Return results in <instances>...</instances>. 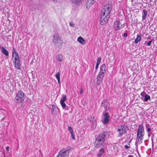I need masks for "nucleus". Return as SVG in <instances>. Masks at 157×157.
I'll return each mask as SVG.
<instances>
[{"instance_id": "0eeeda50", "label": "nucleus", "mask_w": 157, "mask_h": 157, "mask_svg": "<svg viewBox=\"0 0 157 157\" xmlns=\"http://www.w3.org/2000/svg\"><path fill=\"white\" fill-rule=\"evenodd\" d=\"M71 149L70 148L68 149H62L58 152L56 157H68L69 155V151Z\"/></svg>"}, {"instance_id": "4c0bfd02", "label": "nucleus", "mask_w": 157, "mask_h": 157, "mask_svg": "<svg viewBox=\"0 0 157 157\" xmlns=\"http://www.w3.org/2000/svg\"><path fill=\"white\" fill-rule=\"evenodd\" d=\"M147 131L148 132H150L151 130V129L150 128L148 127L147 128Z\"/></svg>"}, {"instance_id": "79ce46f5", "label": "nucleus", "mask_w": 157, "mask_h": 157, "mask_svg": "<svg viewBox=\"0 0 157 157\" xmlns=\"http://www.w3.org/2000/svg\"><path fill=\"white\" fill-rule=\"evenodd\" d=\"M39 151H40V153L42 155V153H41V150H40H40H39Z\"/></svg>"}, {"instance_id": "4468645a", "label": "nucleus", "mask_w": 157, "mask_h": 157, "mask_svg": "<svg viewBox=\"0 0 157 157\" xmlns=\"http://www.w3.org/2000/svg\"><path fill=\"white\" fill-rule=\"evenodd\" d=\"M1 52L6 56H8L9 52L8 51L3 47H0Z\"/></svg>"}, {"instance_id": "7c9ffc66", "label": "nucleus", "mask_w": 157, "mask_h": 157, "mask_svg": "<svg viewBox=\"0 0 157 157\" xmlns=\"http://www.w3.org/2000/svg\"><path fill=\"white\" fill-rule=\"evenodd\" d=\"M101 60V58L100 57H99L97 60V63L100 64Z\"/></svg>"}, {"instance_id": "393cba45", "label": "nucleus", "mask_w": 157, "mask_h": 157, "mask_svg": "<svg viewBox=\"0 0 157 157\" xmlns=\"http://www.w3.org/2000/svg\"><path fill=\"white\" fill-rule=\"evenodd\" d=\"M56 108L54 107V105H52V107L51 109L52 113L53 115L56 114V113L55 112Z\"/></svg>"}, {"instance_id": "6e6552de", "label": "nucleus", "mask_w": 157, "mask_h": 157, "mask_svg": "<svg viewBox=\"0 0 157 157\" xmlns=\"http://www.w3.org/2000/svg\"><path fill=\"white\" fill-rule=\"evenodd\" d=\"M122 20H117L114 21L113 27L114 29L116 30H118L121 29L123 26V24L121 23Z\"/></svg>"}, {"instance_id": "a19ab883", "label": "nucleus", "mask_w": 157, "mask_h": 157, "mask_svg": "<svg viewBox=\"0 0 157 157\" xmlns=\"http://www.w3.org/2000/svg\"><path fill=\"white\" fill-rule=\"evenodd\" d=\"M9 146H8L7 147H6V150L7 151H9Z\"/></svg>"}, {"instance_id": "f03ea898", "label": "nucleus", "mask_w": 157, "mask_h": 157, "mask_svg": "<svg viewBox=\"0 0 157 157\" xmlns=\"http://www.w3.org/2000/svg\"><path fill=\"white\" fill-rule=\"evenodd\" d=\"M144 134V126L142 125H139L137 131V137L138 140L135 144L136 145L140 144L142 143V140L143 139V137Z\"/></svg>"}, {"instance_id": "6ab92c4d", "label": "nucleus", "mask_w": 157, "mask_h": 157, "mask_svg": "<svg viewBox=\"0 0 157 157\" xmlns=\"http://www.w3.org/2000/svg\"><path fill=\"white\" fill-rule=\"evenodd\" d=\"M143 13H142V20H145L146 18V17L147 14V12L146 10L144 9L143 10Z\"/></svg>"}, {"instance_id": "4be33fe9", "label": "nucleus", "mask_w": 157, "mask_h": 157, "mask_svg": "<svg viewBox=\"0 0 157 157\" xmlns=\"http://www.w3.org/2000/svg\"><path fill=\"white\" fill-rule=\"evenodd\" d=\"M60 73L59 72H57L55 75V76L57 79L58 83L59 84L60 83Z\"/></svg>"}, {"instance_id": "c756f323", "label": "nucleus", "mask_w": 157, "mask_h": 157, "mask_svg": "<svg viewBox=\"0 0 157 157\" xmlns=\"http://www.w3.org/2000/svg\"><path fill=\"white\" fill-rule=\"evenodd\" d=\"M18 57H19V56L18 55V54H16L12 55V58H18Z\"/></svg>"}, {"instance_id": "c85d7f7f", "label": "nucleus", "mask_w": 157, "mask_h": 157, "mask_svg": "<svg viewBox=\"0 0 157 157\" xmlns=\"http://www.w3.org/2000/svg\"><path fill=\"white\" fill-rule=\"evenodd\" d=\"M12 53H13L12 55L16 54H18L17 52L16 51V50L15 49L14 47H13V50H12Z\"/></svg>"}, {"instance_id": "9b49d317", "label": "nucleus", "mask_w": 157, "mask_h": 157, "mask_svg": "<svg viewBox=\"0 0 157 157\" xmlns=\"http://www.w3.org/2000/svg\"><path fill=\"white\" fill-rule=\"evenodd\" d=\"M109 115L108 113H105L104 115L103 119V123L105 124H106L109 122Z\"/></svg>"}, {"instance_id": "dca6fc26", "label": "nucleus", "mask_w": 157, "mask_h": 157, "mask_svg": "<svg viewBox=\"0 0 157 157\" xmlns=\"http://www.w3.org/2000/svg\"><path fill=\"white\" fill-rule=\"evenodd\" d=\"M77 41L82 44H85L86 40L81 36H79L77 39Z\"/></svg>"}, {"instance_id": "20e7f679", "label": "nucleus", "mask_w": 157, "mask_h": 157, "mask_svg": "<svg viewBox=\"0 0 157 157\" xmlns=\"http://www.w3.org/2000/svg\"><path fill=\"white\" fill-rule=\"evenodd\" d=\"M118 132L117 137H121L123 135L127 133L128 130V127L125 125H121L119 126L117 129Z\"/></svg>"}, {"instance_id": "7ed1b4c3", "label": "nucleus", "mask_w": 157, "mask_h": 157, "mask_svg": "<svg viewBox=\"0 0 157 157\" xmlns=\"http://www.w3.org/2000/svg\"><path fill=\"white\" fill-rule=\"evenodd\" d=\"M105 140V136L104 135H101L98 136L95 139L94 145L96 148H99L102 146Z\"/></svg>"}, {"instance_id": "e433bc0d", "label": "nucleus", "mask_w": 157, "mask_h": 157, "mask_svg": "<svg viewBox=\"0 0 157 157\" xmlns=\"http://www.w3.org/2000/svg\"><path fill=\"white\" fill-rule=\"evenodd\" d=\"M130 147V146H128V145H125V146H124V147L125 149H128V148H129Z\"/></svg>"}, {"instance_id": "f704fd0d", "label": "nucleus", "mask_w": 157, "mask_h": 157, "mask_svg": "<svg viewBox=\"0 0 157 157\" xmlns=\"http://www.w3.org/2000/svg\"><path fill=\"white\" fill-rule=\"evenodd\" d=\"M99 64L96 63V67H95L96 70L95 71V73H96V72H97L96 70L98 69Z\"/></svg>"}, {"instance_id": "c9c22d12", "label": "nucleus", "mask_w": 157, "mask_h": 157, "mask_svg": "<svg viewBox=\"0 0 157 157\" xmlns=\"http://www.w3.org/2000/svg\"><path fill=\"white\" fill-rule=\"evenodd\" d=\"M71 136L72 137V139H75V136H74V132L71 133Z\"/></svg>"}, {"instance_id": "f8f14e48", "label": "nucleus", "mask_w": 157, "mask_h": 157, "mask_svg": "<svg viewBox=\"0 0 157 157\" xmlns=\"http://www.w3.org/2000/svg\"><path fill=\"white\" fill-rule=\"evenodd\" d=\"M102 104L103 106L104 107L106 110H107L109 109V104L107 100H103L102 102Z\"/></svg>"}, {"instance_id": "c03bdc74", "label": "nucleus", "mask_w": 157, "mask_h": 157, "mask_svg": "<svg viewBox=\"0 0 157 157\" xmlns=\"http://www.w3.org/2000/svg\"><path fill=\"white\" fill-rule=\"evenodd\" d=\"M148 136H149V134L148 133Z\"/></svg>"}, {"instance_id": "ea45409f", "label": "nucleus", "mask_w": 157, "mask_h": 157, "mask_svg": "<svg viewBox=\"0 0 157 157\" xmlns=\"http://www.w3.org/2000/svg\"><path fill=\"white\" fill-rule=\"evenodd\" d=\"M80 94H82L83 93V89L82 88H81L80 90Z\"/></svg>"}, {"instance_id": "b1692460", "label": "nucleus", "mask_w": 157, "mask_h": 157, "mask_svg": "<svg viewBox=\"0 0 157 157\" xmlns=\"http://www.w3.org/2000/svg\"><path fill=\"white\" fill-rule=\"evenodd\" d=\"M60 104L63 109L65 110L67 109V108H66V104L64 102H60Z\"/></svg>"}, {"instance_id": "f3484780", "label": "nucleus", "mask_w": 157, "mask_h": 157, "mask_svg": "<svg viewBox=\"0 0 157 157\" xmlns=\"http://www.w3.org/2000/svg\"><path fill=\"white\" fill-rule=\"evenodd\" d=\"M104 152L105 150L104 148H101L100 149L99 151V152L97 155V156L98 157H101Z\"/></svg>"}, {"instance_id": "58836bf2", "label": "nucleus", "mask_w": 157, "mask_h": 157, "mask_svg": "<svg viewBox=\"0 0 157 157\" xmlns=\"http://www.w3.org/2000/svg\"><path fill=\"white\" fill-rule=\"evenodd\" d=\"M123 36L124 37H126L127 36V34L126 33H124V34Z\"/></svg>"}, {"instance_id": "1a4fd4ad", "label": "nucleus", "mask_w": 157, "mask_h": 157, "mask_svg": "<svg viewBox=\"0 0 157 157\" xmlns=\"http://www.w3.org/2000/svg\"><path fill=\"white\" fill-rule=\"evenodd\" d=\"M12 60L14 64L15 68L17 69H20L21 65L19 57L15 58H12Z\"/></svg>"}, {"instance_id": "72a5a7b5", "label": "nucleus", "mask_w": 157, "mask_h": 157, "mask_svg": "<svg viewBox=\"0 0 157 157\" xmlns=\"http://www.w3.org/2000/svg\"><path fill=\"white\" fill-rule=\"evenodd\" d=\"M146 92H145L144 91H143L142 92L141 94L140 95L142 96V97L144 96V95L145 96V94H146Z\"/></svg>"}, {"instance_id": "423d86ee", "label": "nucleus", "mask_w": 157, "mask_h": 157, "mask_svg": "<svg viewBox=\"0 0 157 157\" xmlns=\"http://www.w3.org/2000/svg\"><path fill=\"white\" fill-rule=\"evenodd\" d=\"M24 93L22 90H19L17 93L15 97L16 102L21 103L24 100Z\"/></svg>"}, {"instance_id": "473e14b6", "label": "nucleus", "mask_w": 157, "mask_h": 157, "mask_svg": "<svg viewBox=\"0 0 157 157\" xmlns=\"http://www.w3.org/2000/svg\"><path fill=\"white\" fill-rule=\"evenodd\" d=\"M70 25L71 27H73L75 26V24L72 22H70Z\"/></svg>"}, {"instance_id": "2f4dec72", "label": "nucleus", "mask_w": 157, "mask_h": 157, "mask_svg": "<svg viewBox=\"0 0 157 157\" xmlns=\"http://www.w3.org/2000/svg\"><path fill=\"white\" fill-rule=\"evenodd\" d=\"M152 40H151L150 41H149L147 43V45L148 46H150L151 45V43H152Z\"/></svg>"}, {"instance_id": "37998d69", "label": "nucleus", "mask_w": 157, "mask_h": 157, "mask_svg": "<svg viewBox=\"0 0 157 157\" xmlns=\"http://www.w3.org/2000/svg\"><path fill=\"white\" fill-rule=\"evenodd\" d=\"M149 126V124H147L146 125V128H147V127L148 126Z\"/></svg>"}, {"instance_id": "2eb2a0df", "label": "nucleus", "mask_w": 157, "mask_h": 157, "mask_svg": "<svg viewBox=\"0 0 157 157\" xmlns=\"http://www.w3.org/2000/svg\"><path fill=\"white\" fill-rule=\"evenodd\" d=\"M95 2V0H88L87 2V7L89 8Z\"/></svg>"}, {"instance_id": "ddd939ff", "label": "nucleus", "mask_w": 157, "mask_h": 157, "mask_svg": "<svg viewBox=\"0 0 157 157\" xmlns=\"http://www.w3.org/2000/svg\"><path fill=\"white\" fill-rule=\"evenodd\" d=\"M106 65L105 64H103L100 67V72H101L102 73V72H104V74L106 72Z\"/></svg>"}, {"instance_id": "5701e85b", "label": "nucleus", "mask_w": 157, "mask_h": 157, "mask_svg": "<svg viewBox=\"0 0 157 157\" xmlns=\"http://www.w3.org/2000/svg\"><path fill=\"white\" fill-rule=\"evenodd\" d=\"M71 1L74 3L76 5H78L81 3V0H70Z\"/></svg>"}, {"instance_id": "a211bd4d", "label": "nucleus", "mask_w": 157, "mask_h": 157, "mask_svg": "<svg viewBox=\"0 0 157 157\" xmlns=\"http://www.w3.org/2000/svg\"><path fill=\"white\" fill-rule=\"evenodd\" d=\"M56 58L58 61L61 62L63 61V56L61 54H58L56 56Z\"/></svg>"}, {"instance_id": "9d476101", "label": "nucleus", "mask_w": 157, "mask_h": 157, "mask_svg": "<svg viewBox=\"0 0 157 157\" xmlns=\"http://www.w3.org/2000/svg\"><path fill=\"white\" fill-rule=\"evenodd\" d=\"M104 72H100L98 74L97 78V81L98 85L100 84V82H101L103 79V77L105 75Z\"/></svg>"}, {"instance_id": "a878e982", "label": "nucleus", "mask_w": 157, "mask_h": 157, "mask_svg": "<svg viewBox=\"0 0 157 157\" xmlns=\"http://www.w3.org/2000/svg\"><path fill=\"white\" fill-rule=\"evenodd\" d=\"M150 98V96L149 95L146 94L145 95V98H144V101H147Z\"/></svg>"}, {"instance_id": "aec40b11", "label": "nucleus", "mask_w": 157, "mask_h": 157, "mask_svg": "<svg viewBox=\"0 0 157 157\" xmlns=\"http://www.w3.org/2000/svg\"><path fill=\"white\" fill-rule=\"evenodd\" d=\"M141 40V35H138L136 38L134 42L135 44H137L139 41H140Z\"/></svg>"}, {"instance_id": "cd10ccee", "label": "nucleus", "mask_w": 157, "mask_h": 157, "mask_svg": "<svg viewBox=\"0 0 157 157\" xmlns=\"http://www.w3.org/2000/svg\"><path fill=\"white\" fill-rule=\"evenodd\" d=\"M68 130L69 132L71 133H73V130L72 128V127L71 126H69L68 127Z\"/></svg>"}, {"instance_id": "412c9836", "label": "nucleus", "mask_w": 157, "mask_h": 157, "mask_svg": "<svg viewBox=\"0 0 157 157\" xmlns=\"http://www.w3.org/2000/svg\"><path fill=\"white\" fill-rule=\"evenodd\" d=\"M91 120L92 121L93 126L94 128H95L97 123L94 120V117H91Z\"/></svg>"}, {"instance_id": "f257e3e1", "label": "nucleus", "mask_w": 157, "mask_h": 157, "mask_svg": "<svg viewBox=\"0 0 157 157\" xmlns=\"http://www.w3.org/2000/svg\"><path fill=\"white\" fill-rule=\"evenodd\" d=\"M111 10V6L109 5L105 6L101 12L100 18V23L101 25L105 24L108 21L109 17V13Z\"/></svg>"}, {"instance_id": "39448f33", "label": "nucleus", "mask_w": 157, "mask_h": 157, "mask_svg": "<svg viewBox=\"0 0 157 157\" xmlns=\"http://www.w3.org/2000/svg\"><path fill=\"white\" fill-rule=\"evenodd\" d=\"M52 40L55 46L59 47L62 46L63 41L59 35L56 34L54 35L52 37Z\"/></svg>"}, {"instance_id": "bb28decb", "label": "nucleus", "mask_w": 157, "mask_h": 157, "mask_svg": "<svg viewBox=\"0 0 157 157\" xmlns=\"http://www.w3.org/2000/svg\"><path fill=\"white\" fill-rule=\"evenodd\" d=\"M66 100V97L65 96H63L60 100V102H64Z\"/></svg>"}]
</instances>
